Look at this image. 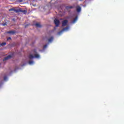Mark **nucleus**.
<instances>
[{
  "label": "nucleus",
  "instance_id": "obj_1",
  "mask_svg": "<svg viewBox=\"0 0 124 124\" xmlns=\"http://www.w3.org/2000/svg\"><path fill=\"white\" fill-rule=\"evenodd\" d=\"M9 11H14L15 12H16V13H19V12H22V13H24V14H26L28 11L27 10H22L21 9H18L17 10H16L14 8H11L9 10Z\"/></svg>",
  "mask_w": 124,
  "mask_h": 124
},
{
  "label": "nucleus",
  "instance_id": "obj_2",
  "mask_svg": "<svg viewBox=\"0 0 124 124\" xmlns=\"http://www.w3.org/2000/svg\"><path fill=\"white\" fill-rule=\"evenodd\" d=\"M33 53H34V56L32 55V54H30L29 56V58L30 60H31V59H33V58H39L40 56L38 54H36V49H34L33 50Z\"/></svg>",
  "mask_w": 124,
  "mask_h": 124
},
{
  "label": "nucleus",
  "instance_id": "obj_3",
  "mask_svg": "<svg viewBox=\"0 0 124 124\" xmlns=\"http://www.w3.org/2000/svg\"><path fill=\"white\" fill-rule=\"evenodd\" d=\"M68 29H69V27H66L64 28H63L62 31H59L58 32V34H62V33L63 31H68Z\"/></svg>",
  "mask_w": 124,
  "mask_h": 124
},
{
  "label": "nucleus",
  "instance_id": "obj_4",
  "mask_svg": "<svg viewBox=\"0 0 124 124\" xmlns=\"http://www.w3.org/2000/svg\"><path fill=\"white\" fill-rule=\"evenodd\" d=\"M54 22L55 24L56 27H59V26H60V20H59V19H54Z\"/></svg>",
  "mask_w": 124,
  "mask_h": 124
},
{
  "label": "nucleus",
  "instance_id": "obj_5",
  "mask_svg": "<svg viewBox=\"0 0 124 124\" xmlns=\"http://www.w3.org/2000/svg\"><path fill=\"white\" fill-rule=\"evenodd\" d=\"M76 8L77 9V12L79 13V12H81V10H82V8L79 5H78L76 7Z\"/></svg>",
  "mask_w": 124,
  "mask_h": 124
},
{
  "label": "nucleus",
  "instance_id": "obj_6",
  "mask_svg": "<svg viewBox=\"0 0 124 124\" xmlns=\"http://www.w3.org/2000/svg\"><path fill=\"white\" fill-rule=\"evenodd\" d=\"M67 23H68V21L67 20H64L62 22V27H65L67 25Z\"/></svg>",
  "mask_w": 124,
  "mask_h": 124
},
{
  "label": "nucleus",
  "instance_id": "obj_7",
  "mask_svg": "<svg viewBox=\"0 0 124 124\" xmlns=\"http://www.w3.org/2000/svg\"><path fill=\"white\" fill-rule=\"evenodd\" d=\"M11 55H9L8 56L5 57L3 59V61L4 62V61H7V60H9V59H11Z\"/></svg>",
  "mask_w": 124,
  "mask_h": 124
},
{
  "label": "nucleus",
  "instance_id": "obj_8",
  "mask_svg": "<svg viewBox=\"0 0 124 124\" xmlns=\"http://www.w3.org/2000/svg\"><path fill=\"white\" fill-rule=\"evenodd\" d=\"M16 32L15 31H8L6 32V33H9L10 34H15Z\"/></svg>",
  "mask_w": 124,
  "mask_h": 124
},
{
  "label": "nucleus",
  "instance_id": "obj_9",
  "mask_svg": "<svg viewBox=\"0 0 124 124\" xmlns=\"http://www.w3.org/2000/svg\"><path fill=\"white\" fill-rule=\"evenodd\" d=\"M78 20V16H76L72 21V24H75V23H76V21Z\"/></svg>",
  "mask_w": 124,
  "mask_h": 124
},
{
  "label": "nucleus",
  "instance_id": "obj_10",
  "mask_svg": "<svg viewBox=\"0 0 124 124\" xmlns=\"http://www.w3.org/2000/svg\"><path fill=\"white\" fill-rule=\"evenodd\" d=\"M72 8H74V6H66L65 7V9H66V10H68L71 9Z\"/></svg>",
  "mask_w": 124,
  "mask_h": 124
},
{
  "label": "nucleus",
  "instance_id": "obj_11",
  "mask_svg": "<svg viewBox=\"0 0 124 124\" xmlns=\"http://www.w3.org/2000/svg\"><path fill=\"white\" fill-rule=\"evenodd\" d=\"M5 45H6V43L3 42L0 44V47H3V46H5Z\"/></svg>",
  "mask_w": 124,
  "mask_h": 124
},
{
  "label": "nucleus",
  "instance_id": "obj_12",
  "mask_svg": "<svg viewBox=\"0 0 124 124\" xmlns=\"http://www.w3.org/2000/svg\"><path fill=\"white\" fill-rule=\"evenodd\" d=\"M35 26L37 27V28H41V25H40V24L38 23H36L35 24Z\"/></svg>",
  "mask_w": 124,
  "mask_h": 124
},
{
  "label": "nucleus",
  "instance_id": "obj_13",
  "mask_svg": "<svg viewBox=\"0 0 124 124\" xmlns=\"http://www.w3.org/2000/svg\"><path fill=\"white\" fill-rule=\"evenodd\" d=\"M54 39V37H51L49 39H48V42H52Z\"/></svg>",
  "mask_w": 124,
  "mask_h": 124
},
{
  "label": "nucleus",
  "instance_id": "obj_14",
  "mask_svg": "<svg viewBox=\"0 0 124 124\" xmlns=\"http://www.w3.org/2000/svg\"><path fill=\"white\" fill-rule=\"evenodd\" d=\"M29 64H32V63H33V61H29Z\"/></svg>",
  "mask_w": 124,
  "mask_h": 124
},
{
  "label": "nucleus",
  "instance_id": "obj_15",
  "mask_svg": "<svg viewBox=\"0 0 124 124\" xmlns=\"http://www.w3.org/2000/svg\"><path fill=\"white\" fill-rule=\"evenodd\" d=\"M4 81H7V77H4Z\"/></svg>",
  "mask_w": 124,
  "mask_h": 124
},
{
  "label": "nucleus",
  "instance_id": "obj_16",
  "mask_svg": "<svg viewBox=\"0 0 124 124\" xmlns=\"http://www.w3.org/2000/svg\"><path fill=\"white\" fill-rule=\"evenodd\" d=\"M47 45H45V46H44V49H46V48H47Z\"/></svg>",
  "mask_w": 124,
  "mask_h": 124
},
{
  "label": "nucleus",
  "instance_id": "obj_17",
  "mask_svg": "<svg viewBox=\"0 0 124 124\" xmlns=\"http://www.w3.org/2000/svg\"><path fill=\"white\" fill-rule=\"evenodd\" d=\"M7 41H8V40H11V37H9L8 38H7Z\"/></svg>",
  "mask_w": 124,
  "mask_h": 124
},
{
  "label": "nucleus",
  "instance_id": "obj_18",
  "mask_svg": "<svg viewBox=\"0 0 124 124\" xmlns=\"http://www.w3.org/2000/svg\"><path fill=\"white\" fill-rule=\"evenodd\" d=\"M3 26H6V23H3Z\"/></svg>",
  "mask_w": 124,
  "mask_h": 124
},
{
  "label": "nucleus",
  "instance_id": "obj_19",
  "mask_svg": "<svg viewBox=\"0 0 124 124\" xmlns=\"http://www.w3.org/2000/svg\"><path fill=\"white\" fill-rule=\"evenodd\" d=\"M19 2H22L23 1V0H19Z\"/></svg>",
  "mask_w": 124,
  "mask_h": 124
},
{
  "label": "nucleus",
  "instance_id": "obj_20",
  "mask_svg": "<svg viewBox=\"0 0 124 124\" xmlns=\"http://www.w3.org/2000/svg\"><path fill=\"white\" fill-rule=\"evenodd\" d=\"M79 0L82 1V0Z\"/></svg>",
  "mask_w": 124,
  "mask_h": 124
}]
</instances>
